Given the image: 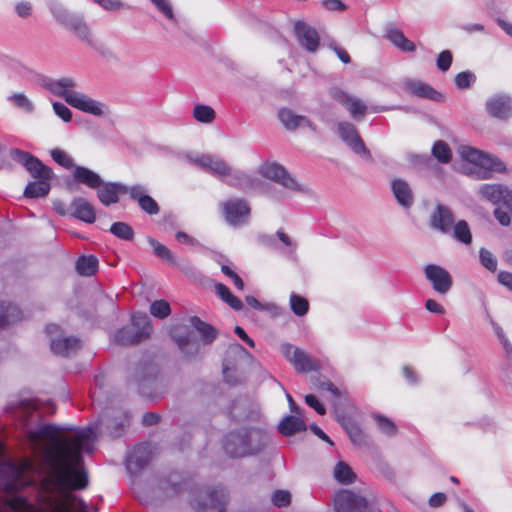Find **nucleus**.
<instances>
[{
  "label": "nucleus",
  "mask_w": 512,
  "mask_h": 512,
  "mask_svg": "<svg viewBox=\"0 0 512 512\" xmlns=\"http://www.w3.org/2000/svg\"><path fill=\"white\" fill-rule=\"evenodd\" d=\"M492 325L497 338L501 342L503 349L506 352L507 358L512 359V344L510 343L503 329L499 325H497L494 322H492Z\"/></svg>",
  "instance_id": "4d7b16f0"
},
{
  "label": "nucleus",
  "mask_w": 512,
  "mask_h": 512,
  "mask_svg": "<svg viewBox=\"0 0 512 512\" xmlns=\"http://www.w3.org/2000/svg\"><path fill=\"white\" fill-rule=\"evenodd\" d=\"M220 208L226 222L233 227L248 223L251 207L249 202L240 197H231L220 203Z\"/></svg>",
  "instance_id": "6e6552de"
},
{
  "label": "nucleus",
  "mask_w": 512,
  "mask_h": 512,
  "mask_svg": "<svg viewBox=\"0 0 512 512\" xmlns=\"http://www.w3.org/2000/svg\"><path fill=\"white\" fill-rule=\"evenodd\" d=\"M73 178L75 182L83 184L90 189H97L102 185L101 176L93 170L76 165L73 170Z\"/></svg>",
  "instance_id": "c85d7f7f"
},
{
  "label": "nucleus",
  "mask_w": 512,
  "mask_h": 512,
  "mask_svg": "<svg viewBox=\"0 0 512 512\" xmlns=\"http://www.w3.org/2000/svg\"><path fill=\"white\" fill-rule=\"evenodd\" d=\"M345 108L348 110L351 117L355 120L362 119L368 109L363 101L354 96L350 98Z\"/></svg>",
  "instance_id": "c03bdc74"
},
{
  "label": "nucleus",
  "mask_w": 512,
  "mask_h": 512,
  "mask_svg": "<svg viewBox=\"0 0 512 512\" xmlns=\"http://www.w3.org/2000/svg\"><path fill=\"white\" fill-rule=\"evenodd\" d=\"M64 27L71 30L81 41L91 44L92 38L90 29L81 15L75 14Z\"/></svg>",
  "instance_id": "473e14b6"
},
{
  "label": "nucleus",
  "mask_w": 512,
  "mask_h": 512,
  "mask_svg": "<svg viewBox=\"0 0 512 512\" xmlns=\"http://www.w3.org/2000/svg\"><path fill=\"white\" fill-rule=\"evenodd\" d=\"M215 111L212 107L204 104L195 105L193 117L200 123L209 124L215 119Z\"/></svg>",
  "instance_id": "37998d69"
},
{
  "label": "nucleus",
  "mask_w": 512,
  "mask_h": 512,
  "mask_svg": "<svg viewBox=\"0 0 512 512\" xmlns=\"http://www.w3.org/2000/svg\"><path fill=\"white\" fill-rule=\"evenodd\" d=\"M68 104L73 108L96 117H104L109 114V108L105 103L93 99L81 92L70 96Z\"/></svg>",
  "instance_id": "f3484780"
},
{
  "label": "nucleus",
  "mask_w": 512,
  "mask_h": 512,
  "mask_svg": "<svg viewBox=\"0 0 512 512\" xmlns=\"http://www.w3.org/2000/svg\"><path fill=\"white\" fill-rule=\"evenodd\" d=\"M32 4L29 1H20L15 4V12L20 18H28L32 14Z\"/></svg>",
  "instance_id": "e2e57ef3"
},
{
  "label": "nucleus",
  "mask_w": 512,
  "mask_h": 512,
  "mask_svg": "<svg viewBox=\"0 0 512 512\" xmlns=\"http://www.w3.org/2000/svg\"><path fill=\"white\" fill-rule=\"evenodd\" d=\"M163 496L173 497L182 490H190V503L197 512H225L227 493L221 486H203L192 488L189 480L180 473L173 472L167 479L159 482Z\"/></svg>",
  "instance_id": "f257e3e1"
},
{
  "label": "nucleus",
  "mask_w": 512,
  "mask_h": 512,
  "mask_svg": "<svg viewBox=\"0 0 512 512\" xmlns=\"http://www.w3.org/2000/svg\"><path fill=\"white\" fill-rule=\"evenodd\" d=\"M289 304L292 312L298 317L305 316L309 311L308 300L296 293L290 294Z\"/></svg>",
  "instance_id": "79ce46f5"
},
{
  "label": "nucleus",
  "mask_w": 512,
  "mask_h": 512,
  "mask_svg": "<svg viewBox=\"0 0 512 512\" xmlns=\"http://www.w3.org/2000/svg\"><path fill=\"white\" fill-rule=\"evenodd\" d=\"M157 373V367L151 361H143L131 370L129 382L137 386L140 394L151 397L148 390L155 384Z\"/></svg>",
  "instance_id": "f8f14e48"
},
{
  "label": "nucleus",
  "mask_w": 512,
  "mask_h": 512,
  "mask_svg": "<svg viewBox=\"0 0 512 512\" xmlns=\"http://www.w3.org/2000/svg\"><path fill=\"white\" fill-rule=\"evenodd\" d=\"M454 215L452 210L445 205L437 204L430 217V225L433 229L447 234L451 231L454 224Z\"/></svg>",
  "instance_id": "b1692460"
},
{
  "label": "nucleus",
  "mask_w": 512,
  "mask_h": 512,
  "mask_svg": "<svg viewBox=\"0 0 512 512\" xmlns=\"http://www.w3.org/2000/svg\"><path fill=\"white\" fill-rule=\"evenodd\" d=\"M259 173L266 179L280 184L283 188L293 192L303 191L301 184L279 163L266 162L259 167Z\"/></svg>",
  "instance_id": "9d476101"
},
{
  "label": "nucleus",
  "mask_w": 512,
  "mask_h": 512,
  "mask_svg": "<svg viewBox=\"0 0 512 512\" xmlns=\"http://www.w3.org/2000/svg\"><path fill=\"white\" fill-rule=\"evenodd\" d=\"M156 9L168 20L176 22L174 11L169 0H150Z\"/></svg>",
  "instance_id": "5fc2aeb1"
},
{
  "label": "nucleus",
  "mask_w": 512,
  "mask_h": 512,
  "mask_svg": "<svg viewBox=\"0 0 512 512\" xmlns=\"http://www.w3.org/2000/svg\"><path fill=\"white\" fill-rule=\"evenodd\" d=\"M453 237L460 243L469 245L472 242V234L470 227L465 220H459L453 224L452 229Z\"/></svg>",
  "instance_id": "ea45409f"
},
{
  "label": "nucleus",
  "mask_w": 512,
  "mask_h": 512,
  "mask_svg": "<svg viewBox=\"0 0 512 512\" xmlns=\"http://www.w3.org/2000/svg\"><path fill=\"white\" fill-rule=\"evenodd\" d=\"M391 190L397 203L409 209L414 203V194L410 184L401 178L391 180Z\"/></svg>",
  "instance_id": "bb28decb"
},
{
  "label": "nucleus",
  "mask_w": 512,
  "mask_h": 512,
  "mask_svg": "<svg viewBox=\"0 0 512 512\" xmlns=\"http://www.w3.org/2000/svg\"><path fill=\"white\" fill-rule=\"evenodd\" d=\"M152 332V324L147 314L135 312L131 315V324L117 330L114 341L121 345H131L147 339Z\"/></svg>",
  "instance_id": "0eeeda50"
},
{
  "label": "nucleus",
  "mask_w": 512,
  "mask_h": 512,
  "mask_svg": "<svg viewBox=\"0 0 512 512\" xmlns=\"http://www.w3.org/2000/svg\"><path fill=\"white\" fill-rule=\"evenodd\" d=\"M147 241L150 244V246L152 247L154 254L158 258L166 261L169 264H173V265L176 264V257L174 255V253L169 248H167L165 245L161 244L160 242H158L157 240H155L152 237H148Z\"/></svg>",
  "instance_id": "58836bf2"
},
{
  "label": "nucleus",
  "mask_w": 512,
  "mask_h": 512,
  "mask_svg": "<svg viewBox=\"0 0 512 512\" xmlns=\"http://www.w3.org/2000/svg\"><path fill=\"white\" fill-rule=\"evenodd\" d=\"M50 155H51L52 159L58 165L66 168V169H70V168L74 169V167L76 166L74 164L73 158L68 153H66L64 150H61L58 148L52 149L50 151Z\"/></svg>",
  "instance_id": "3c124183"
},
{
  "label": "nucleus",
  "mask_w": 512,
  "mask_h": 512,
  "mask_svg": "<svg viewBox=\"0 0 512 512\" xmlns=\"http://www.w3.org/2000/svg\"><path fill=\"white\" fill-rule=\"evenodd\" d=\"M484 111L494 120L508 122L512 119V95L507 92L489 95L484 102Z\"/></svg>",
  "instance_id": "1a4fd4ad"
},
{
  "label": "nucleus",
  "mask_w": 512,
  "mask_h": 512,
  "mask_svg": "<svg viewBox=\"0 0 512 512\" xmlns=\"http://www.w3.org/2000/svg\"><path fill=\"white\" fill-rule=\"evenodd\" d=\"M109 231L119 239L132 240L134 231L130 225L125 222H115L111 225Z\"/></svg>",
  "instance_id": "49530a36"
},
{
  "label": "nucleus",
  "mask_w": 512,
  "mask_h": 512,
  "mask_svg": "<svg viewBox=\"0 0 512 512\" xmlns=\"http://www.w3.org/2000/svg\"><path fill=\"white\" fill-rule=\"evenodd\" d=\"M246 303L255 310L259 311H268L272 314H277L280 309L277 305L268 303L262 304L259 300H257L254 296H246Z\"/></svg>",
  "instance_id": "6e6d98bb"
},
{
  "label": "nucleus",
  "mask_w": 512,
  "mask_h": 512,
  "mask_svg": "<svg viewBox=\"0 0 512 512\" xmlns=\"http://www.w3.org/2000/svg\"><path fill=\"white\" fill-rule=\"evenodd\" d=\"M406 88L409 92L421 98H427L435 101H438L441 98V94L439 92L433 89L430 85L420 81L409 80L406 82Z\"/></svg>",
  "instance_id": "f704fd0d"
},
{
  "label": "nucleus",
  "mask_w": 512,
  "mask_h": 512,
  "mask_svg": "<svg viewBox=\"0 0 512 512\" xmlns=\"http://www.w3.org/2000/svg\"><path fill=\"white\" fill-rule=\"evenodd\" d=\"M9 156L25 167L30 175L36 179L26 185L24 196L31 199L47 196L51 189L50 180L54 175L52 169L44 165L37 157L18 148L10 149Z\"/></svg>",
  "instance_id": "7ed1b4c3"
},
{
  "label": "nucleus",
  "mask_w": 512,
  "mask_h": 512,
  "mask_svg": "<svg viewBox=\"0 0 512 512\" xmlns=\"http://www.w3.org/2000/svg\"><path fill=\"white\" fill-rule=\"evenodd\" d=\"M271 501L276 507H285L290 504L291 495L286 490H276L271 496Z\"/></svg>",
  "instance_id": "13d9d810"
},
{
  "label": "nucleus",
  "mask_w": 512,
  "mask_h": 512,
  "mask_svg": "<svg viewBox=\"0 0 512 512\" xmlns=\"http://www.w3.org/2000/svg\"><path fill=\"white\" fill-rule=\"evenodd\" d=\"M316 386L318 389L322 391L330 392L335 397H338L340 395L339 389L329 380H318Z\"/></svg>",
  "instance_id": "338daca9"
},
{
  "label": "nucleus",
  "mask_w": 512,
  "mask_h": 512,
  "mask_svg": "<svg viewBox=\"0 0 512 512\" xmlns=\"http://www.w3.org/2000/svg\"><path fill=\"white\" fill-rule=\"evenodd\" d=\"M50 11L54 19L62 26H65L67 22L75 15L74 13L69 12L60 3H52L50 5Z\"/></svg>",
  "instance_id": "09e8293b"
},
{
  "label": "nucleus",
  "mask_w": 512,
  "mask_h": 512,
  "mask_svg": "<svg viewBox=\"0 0 512 512\" xmlns=\"http://www.w3.org/2000/svg\"><path fill=\"white\" fill-rule=\"evenodd\" d=\"M41 86L53 95L63 98L67 103L70 96L78 93V91L74 90L76 83L70 77L60 79L46 77L42 79Z\"/></svg>",
  "instance_id": "412c9836"
},
{
  "label": "nucleus",
  "mask_w": 512,
  "mask_h": 512,
  "mask_svg": "<svg viewBox=\"0 0 512 512\" xmlns=\"http://www.w3.org/2000/svg\"><path fill=\"white\" fill-rule=\"evenodd\" d=\"M278 429L282 435L291 436L298 432L305 431L307 429V425L298 416L288 415L280 421Z\"/></svg>",
  "instance_id": "72a5a7b5"
},
{
  "label": "nucleus",
  "mask_w": 512,
  "mask_h": 512,
  "mask_svg": "<svg viewBox=\"0 0 512 512\" xmlns=\"http://www.w3.org/2000/svg\"><path fill=\"white\" fill-rule=\"evenodd\" d=\"M189 322L191 327L200 335V341L192 331H187L184 334L173 333L172 335L181 352L188 358L194 357L199 353L200 342L204 345L211 344L217 336L216 329L202 321L199 317H190Z\"/></svg>",
  "instance_id": "20e7f679"
},
{
  "label": "nucleus",
  "mask_w": 512,
  "mask_h": 512,
  "mask_svg": "<svg viewBox=\"0 0 512 512\" xmlns=\"http://www.w3.org/2000/svg\"><path fill=\"white\" fill-rule=\"evenodd\" d=\"M432 155L440 162V163H449L452 158V152L449 148L448 144L442 140L435 142L432 147Z\"/></svg>",
  "instance_id": "a18cd8bd"
},
{
  "label": "nucleus",
  "mask_w": 512,
  "mask_h": 512,
  "mask_svg": "<svg viewBox=\"0 0 512 512\" xmlns=\"http://www.w3.org/2000/svg\"><path fill=\"white\" fill-rule=\"evenodd\" d=\"M294 34L299 45L309 53H314L320 45V36L315 28L304 21L294 23Z\"/></svg>",
  "instance_id": "6ab92c4d"
},
{
  "label": "nucleus",
  "mask_w": 512,
  "mask_h": 512,
  "mask_svg": "<svg viewBox=\"0 0 512 512\" xmlns=\"http://www.w3.org/2000/svg\"><path fill=\"white\" fill-rule=\"evenodd\" d=\"M424 274L438 294L446 295L451 290L453 278L445 268L436 264H428L424 267Z\"/></svg>",
  "instance_id": "dca6fc26"
},
{
  "label": "nucleus",
  "mask_w": 512,
  "mask_h": 512,
  "mask_svg": "<svg viewBox=\"0 0 512 512\" xmlns=\"http://www.w3.org/2000/svg\"><path fill=\"white\" fill-rule=\"evenodd\" d=\"M150 314L158 319H165L171 314V308L166 300H155L150 305Z\"/></svg>",
  "instance_id": "de8ad7c7"
},
{
  "label": "nucleus",
  "mask_w": 512,
  "mask_h": 512,
  "mask_svg": "<svg viewBox=\"0 0 512 512\" xmlns=\"http://www.w3.org/2000/svg\"><path fill=\"white\" fill-rule=\"evenodd\" d=\"M337 132L340 139L358 156L371 161L372 155L358 133L354 124L348 121H340L337 125Z\"/></svg>",
  "instance_id": "9b49d317"
},
{
  "label": "nucleus",
  "mask_w": 512,
  "mask_h": 512,
  "mask_svg": "<svg viewBox=\"0 0 512 512\" xmlns=\"http://www.w3.org/2000/svg\"><path fill=\"white\" fill-rule=\"evenodd\" d=\"M55 114L64 122H70L72 119L71 110L61 102H53L52 104Z\"/></svg>",
  "instance_id": "052dcab7"
},
{
  "label": "nucleus",
  "mask_w": 512,
  "mask_h": 512,
  "mask_svg": "<svg viewBox=\"0 0 512 512\" xmlns=\"http://www.w3.org/2000/svg\"><path fill=\"white\" fill-rule=\"evenodd\" d=\"M73 209L72 216L76 219L88 224H92L96 220L94 207L85 198L76 197L71 202Z\"/></svg>",
  "instance_id": "cd10ccee"
},
{
  "label": "nucleus",
  "mask_w": 512,
  "mask_h": 512,
  "mask_svg": "<svg viewBox=\"0 0 512 512\" xmlns=\"http://www.w3.org/2000/svg\"><path fill=\"white\" fill-rule=\"evenodd\" d=\"M373 418L376 421L377 427L381 433L386 436H393L396 434L397 427L391 419L380 414H375Z\"/></svg>",
  "instance_id": "8fccbe9b"
},
{
  "label": "nucleus",
  "mask_w": 512,
  "mask_h": 512,
  "mask_svg": "<svg viewBox=\"0 0 512 512\" xmlns=\"http://www.w3.org/2000/svg\"><path fill=\"white\" fill-rule=\"evenodd\" d=\"M479 260L483 267H485L490 272H495L497 269V259L493 255L492 252L487 250L486 248H481L479 250Z\"/></svg>",
  "instance_id": "864d4df0"
},
{
  "label": "nucleus",
  "mask_w": 512,
  "mask_h": 512,
  "mask_svg": "<svg viewBox=\"0 0 512 512\" xmlns=\"http://www.w3.org/2000/svg\"><path fill=\"white\" fill-rule=\"evenodd\" d=\"M152 457L151 446L148 443L139 444L128 451L125 459L127 472L132 478V489L135 496L143 504H149L151 501L146 492L142 490L136 481L137 476L146 468Z\"/></svg>",
  "instance_id": "39448f33"
},
{
  "label": "nucleus",
  "mask_w": 512,
  "mask_h": 512,
  "mask_svg": "<svg viewBox=\"0 0 512 512\" xmlns=\"http://www.w3.org/2000/svg\"><path fill=\"white\" fill-rule=\"evenodd\" d=\"M7 101L16 109L26 114H32L35 111V104L23 92H14L7 96Z\"/></svg>",
  "instance_id": "c9c22d12"
},
{
  "label": "nucleus",
  "mask_w": 512,
  "mask_h": 512,
  "mask_svg": "<svg viewBox=\"0 0 512 512\" xmlns=\"http://www.w3.org/2000/svg\"><path fill=\"white\" fill-rule=\"evenodd\" d=\"M498 282L512 292V273L500 271L497 276Z\"/></svg>",
  "instance_id": "774afa93"
},
{
  "label": "nucleus",
  "mask_w": 512,
  "mask_h": 512,
  "mask_svg": "<svg viewBox=\"0 0 512 512\" xmlns=\"http://www.w3.org/2000/svg\"><path fill=\"white\" fill-rule=\"evenodd\" d=\"M458 89H468L476 82V75L471 71H463L458 73L454 79Z\"/></svg>",
  "instance_id": "603ef678"
},
{
  "label": "nucleus",
  "mask_w": 512,
  "mask_h": 512,
  "mask_svg": "<svg viewBox=\"0 0 512 512\" xmlns=\"http://www.w3.org/2000/svg\"><path fill=\"white\" fill-rule=\"evenodd\" d=\"M98 269V259L94 255H82L76 261V271L81 276H92Z\"/></svg>",
  "instance_id": "e433bc0d"
},
{
  "label": "nucleus",
  "mask_w": 512,
  "mask_h": 512,
  "mask_svg": "<svg viewBox=\"0 0 512 512\" xmlns=\"http://www.w3.org/2000/svg\"><path fill=\"white\" fill-rule=\"evenodd\" d=\"M453 56L451 51L444 50L442 51L436 60L437 68L443 72L447 71L452 64Z\"/></svg>",
  "instance_id": "bf43d9fd"
},
{
  "label": "nucleus",
  "mask_w": 512,
  "mask_h": 512,
  "mask_svg": "<svg viewBox=\"0 0 512 512\" xmlns=\"http://www.w3.org/2000/svg\"><path fill=\"white\" fill-rule=\"evenodd\" d=\"M48 335H56L60 332V326L57 324L46 325ZM50 347L55 355L69 357L74 355L81 348V341L75 336L51 337Z\"/></svg>",
  "instance_id": "ddd939ff"
},
{
  "label": "nucleus",
  "mask_w": 512,
  "mask_h": 512,
  "mask_svg": "<svg viewBox=\"0 0 512 512\" xmlns=\"http://www.w3.org/2000/svg\"><path fill=\"white\" fill-rule=\"evenodd\" d=\"M458 153L463 160L481 169L477 173L479 179H489L494 172L503 173L506 171V165L502 160L474 147L461 145L458 148Z\"/></svg>",
  "instance_id": "423d86ee"
},
{
  "label": "nucleus",
  "mask_w": 512,
  "mask_h": 512,
  "mask_svg": "<svg viewBox=\"0 0 512 512\" xmlns=\"http://www.w3.org/2000/svg\"><path fill=\"white\" fill-rule=\"evenodd\" d=\"M130 186H126L117 182H106L102 181V185L97 188V197L99 201L105 205L109 206L111 204H115L119 201V194L127 193L129 195Z\"/></svg>",
  "instance_id": "393cba45"
},
{
  "label": "nucleus",
  "mask_w": 512,
  "mask_h": 512,
  "mask_svg": "<svg viewBox=\"0 0 512 512\" xmlns=\"http://www.w3.org/2000/svg\"><path fill=\"white\" fill-rule=\"evenodd\" d=\"M215 290H216V294L225 303H227L232 309H234L236 311L242 310V308H243L242 301L238 297L234 296L226 285H224L222 283H217L215 285Z\"/></svg>",
  "instance_id": "4c0bfd02"
},
{
  "label": "nucleus",
  "mask_w": 512,
  "mask_h": 512,
  "mask_svg": "<svg viewBox=\"0 0 512 512\" xmlns=\"http://www.w3.org/2000/svg\"><path fill=\"white\" fill-rule=\"evenodd\" d=\"M281 352L299 373H308L318 369V364L307 352L290 343L282 344Z\"/></svg>",
  "instance_id": "2eb2a0df"
},
{
  "label": "nucleus",
  "mask_w": 512,
  "mask_h": 512,
  "mask_svg": "<svg viewBox=\"0 0 512 512\" xmlns=\"http://www.w3.org/2000/svg\"><path fill=\"white\" fill-rule=\"evenodd\" d=\"M367 500L349 490L339 491L334 497V509L336 512H365Z\"/></svg>",
  "instance_id": "a211bd4d"
},
{
  "label": "nucleus",
  "mask_w": 512,
  "mask_h": 512,
  "mask_svg": "<svg viewBox=\"0 0 512 512\" xmlns=\"http://www.w3.org/2000/svg\"><path fill=\"white\" fill-rule=\"evenodd\" d=\"M271 440L262 426H242L226 433L222 440L225 453L231 458H244L262 453Z\"/></svg>",
  "instance_id": "f03ea898"
},
{
  "label": "nucleus",
  "mask_w": 512,
  "mask_h": 512,
  "mask_svg": "<svg viewBox=\"0 0 512 512\" xmlns=\"http://www.w3.org/2000/svg\"><path fill=\"white\" fill-rule=\"evenodd\" d=\"M228 415L234 422H259L261 419L259 407L246 397L232 401L228 408Z\"/></svg>",
  "instance_id": "4468645a"
},
{
  "label": "nucleus",
  "mask_w": 512,
  "mask_h": 512,
  "mask_svg": "<svg viewBox=\"0 0 512 512\" xmlns=\"http://www.w3.org/2000/svg\"><path fill=\"white\" fill-rule=\"evenodd\" d=\"M402 375L409 385L415 386L420 382L418 373L410 366L405 365L402 368Z\"/></svg>",
  "instance_id": "680f3d73"
},
{
  "label": "nucleus",
  "mask_w": 512,
  "mask_h": 512,
  "mask_svg": "<svg viewBox=\"0 0 512 512\" xmlns=\"http://www.w3.org/2000/svg\"><path fill=\"white\" fill-rule=\"evenodd\" d=\"M334 477L341 484H351L356 475L347 463L339 461L334 468Z\"/></svg>",
  "instance_id": "a19ab883"
},
{
  "label": "nucleus",
  "mask_w": 512,
  "mask_h": 512,
  "mask_svg": "<svg viewBox=\"0 0 512 512\" xmlns=\"http://www.w3.org/2000/svg\"><path fill=\"white\" fill-rule=\"evenodd\" d=\"M305 403L309 407L313 408L319 415H324L326 413V409L323 406V404L313 394H309V395L305 396Z\"/></svg>",
  "instance_id": "69168bd1"
},
{
  "label": "nucleus",
  "mask_w": 512,
  "mask_h": 512,
  "mask_svg": "<svg viewBox=\"0 0 512 512\" xmlns=\"http://www.w3.org/2000/svg\"><path fill=\"white\" fill-rule=\"evenodd\" d=\"M22 319L21 310L13 303L0 302V330Z\"/></svg>",
  "instance_id": "2f4dec72"
},
{
  "label": "nucleus",
  "mask_w": 512,
  "mask_h": 512,
  "mask_svg": "<svg viewBox=\"0 0 512 512\" xmlns=\"http://www.w3.org/2000/svg\"><path fill=\"white\" fill-rule=\"evenodd\" d=\"M385 37L398 49L404 52H413L416 49L415 44L410 41L404 33L394 24H388L385 29Z\"/></svg>",
  "instance_id": "c756f323"
},
{
  "label": "nucleus",
  "mask_w": 512,
  "mask_h": 512,
  "mask_svg": "<svg viewBox=\"0 0 512 512\" xmlns=\"http://www.w3.org/2000/svg\"><path fill=\"white\" fill-rule=\"evenodd\" d=\"M223 182L231 187L247 191L255 188L259 180L245 171L230 168Z\"/></svg>",
  "instance_id": "a878e982"
},
{
  "label": "nucleus",
  "mask_w": 512,
  "mask_h": 512,
  "mask_svg": "<svg viewBox=\"0 0 512 512\" xmlns=\"http://www.w3.org/2000/svg\"><path fill=\"white\" fill-rule=\"evenodd\" d=\"M129 197L136 201L145 213L149 215H156L159 213L158 203L148 195V190L144 185L135 184L129 188Z\"/></svg>",
  "instance_id": "5701e85b"
},
{
  "label": "nucleus",
  "mask_w": 512,
  "mask_h": 512,
  "mask_svg": "<svg viewBox=\"0 0 512 512\" xmlns=\"http://www.w3.org/2000/svg\"><path fill=\"white\" fill-rule=\"evenodd\" d=\"M101 8L105 11H119L121 9H129L130 5L122 2L121 0H104Z\"/></svg>",
  "instance_id": "0e129e2a"
},
{
  "label": "nucleus",
  "mask_w": 512,
  "mask_h": 512,
  "mask_svg": "<svg viewBox=\"0 0 512 512\" xmlns=\"http://www.w3.org/2000/svg\"><path fill=\"white\" fill-rule=\"evenodd\" d=\"M507 185L501 183L482 184L478 188V194L486 201L498 205L503 200V194Z\"/></svg>",
  "instance_id": "7c9ffc66"
},
{
  "label": "nucleus",
  "mask_w": 512,
  "mask_h": 512,
  "mask_svg": "<svg viewBox=\"0 0 512 512\" xmlns=\"http://www.w3.org/2000/svg\"><path fill=\"white\" fill-rule=\"evenodd\" d=\"M189 160L222 181L231 168L223 159L213 155H196L189 157Z\"/></svg>",
  "instance_id": "aec40b11"
},
{
  "label": "nucleus",
  "mask_w": 512,
  "mask_h": 512,
  "mask_svg": "<svg viewBox=\"0 0 512 512\" xmlns=\"http://www.w3.org/2000/svg\"><path fill=\"white\" fill-rule=\"evenodd\" d=\"M278 118L283 126L289 130L308 128L313 132L317 131V126L310 119L303 115L296 114L293 110L282 108L278 112Z\"/></svg>",
  "instance_id": "4be33fe9"
}]
</instances>
